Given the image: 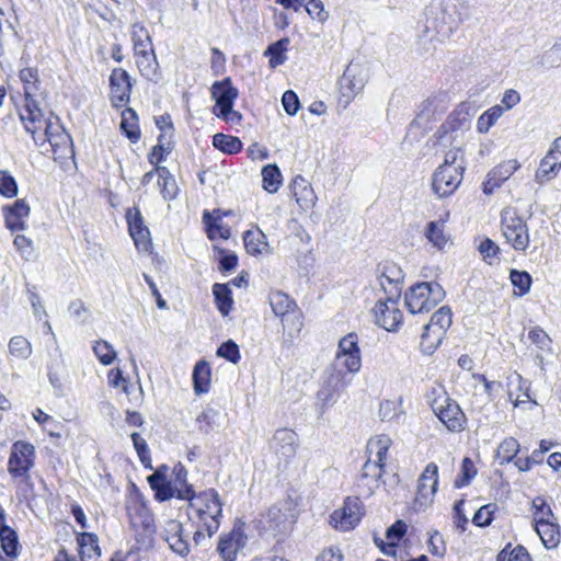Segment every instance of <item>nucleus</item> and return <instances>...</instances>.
<instances>
[{"label": "nucleus", "instance_id": "56", "mask_svg": "<svg viewBox=\"0 0 561 561\" xmlns=\"http://www.w3.org/2000/svg\"><path fill=\"white\" fill-rule=\"evenodd\" d=\"M127 513L133 525L137 523V519H140L145 527H148L152 522L148 507L142 503H135L133 506H127Z\"/></svg>", "mask_w": 561, "mask_h": 561}, {"label": "nucleus", "instance_id": "5", "mask_svg": "<svg viewBox=\"0 0 561 561\" xmlns=\"http://www.w3.org/2000/svg\"><path fill=\"white\" fill-rule=\"evenodd\" d=\"M430 404L434 414L448 431L459 433L465 430L467 421L465 413L445 391L434 389L430 396Z\"/></svg>", "mask_w": 561, "mask_h": 561}, {"label": "nucleus", "instance_id": "29", "mask_svg": "<svg viewBox=\"0 0 561 561\" xmlns=\"http://www.w3.org/2000/svg\"><path fill=\"white\" fill-rule=\"evenodd\" d=\"M392 440L388 435L381 434L370 438L367 443V455L366 461H373L374 465L379 466L383 469L387 454Z\"/></svg>", "mask_w": 561, "mask_h": 561}, {"label": "nucleus", "instance_id": "51", "mask_svg": "<svg viewBox=\"0 0 561 561\" xmlns=\"http://www.w3.org/2000/svg\"><path fill=\"white\" fill-rule=\"evenodd\" d=\"M9 352L15 358L27 359L32 355V345L23 336L16 335L9 341Z\"/></svg>", "mask_w": 561, "mask_h": 561}, {"label": "nucleus", "instance_id": "36", "mask_svg": "<svg viewBox=\"0 0 561 561\" xmlns=\"http://www.w3.org/2000/svg\"><path fill=\"white\" fill-rule=\"evenodd\" d=\"M534 528L547 549H553L559 545L560 527L556 520L536 524Z\"/></svg>", "mask_w": 561, "mask_h": 561}, {"label": "nucleus", "instance_id": "54", "mask_svg": "<svg viewBox=\"0 0 561 561\" xmlns=\"http://www.w3.org/2000/svg\"><path fill=\"white\" fill-rule=\"evenodd\" d=\"M476 474L477 469L474 467L473 461L470 458L465 457L461 462V470L459 477L455 480L454 483L455 488L460 489L468 485L471 482V480L476 477Z\"/></svg>", "mask_w": 561, "mask_h": 561}, {"label": "nucleus", "instance_id": "9", "mask_svg": "<svg viewBox=\"0 0 561 561\" xmlns=\"http://www.w3.org/2000/svg\"><path fill=\"white\" fill-rule=\"evenodd\" d=\"M331 365L342 368L353 375L360 370L362 354L358 346L357 334L348 333L339 341L337 352Z\"/></svg>", "mask_w": 561, "mask_h": 561}, {"label": "nucleus", "instance_id": "63", "mask_svg": "<svg viewBox=\"0 0 561 561\" xmlns=\"http://www.w3.org/2000/svg\"><path fill=\"white\" fill-rule=\"evenodd\" d=\"M307 11V13L319 22H324L328 19V12L324 10L323 3L321 0H304L302 4Z\"/></svg>", "mask_w": 561, "mask_h": 561}, {"label": "nucleus", "instance_id": "13", "mask_svg": "<svg viewBox=\"0 0 561 561\" xmlns=\"http://www.w3.org/2000/svg\"><path fill=\"white\" fill-rule=\"evenodd\" d=\"M366 84L365 76L357 65H348L339 80L340 101L346 107Z\"/></svg>", "mask_w": 561, "mask_h": 561}, {"label": "nucleus", "instance_id": "38", "mask_svg": "<svg viewBox=\"0 0 561 561\" xmlns=\"http://www.w3.org/2000/svg\"><path fill=\"white\" fill-rule=\"evenodd\" d=\"M271 248L266 241V236L257 227L248 229V254L268 255Z\"/></svg>", "mask_w": 561, "mask_h": 561}, {"label": "nucleus", "instance_id": "59", "mask_svg": "<svg viewBox=\"0 0 561 561\" xmlns=\"http://www.w3.org/2000/svg\"><path fill=\"white\" fill-rule=\"evenodd\" d=\"M0 194L11 198L18 194V184L14 178L4 170H0Z\"/></svg>", "mask_w": 561, "mask_h": 561}, {"label": "nucleus", "instance_id": "12", "mask_svg": "<svg viewBox=\"0 0 561 561\" xmlns=\"http://www.w3.org/2000/svg\"><path fill=\"white\" fill-rule=\"evenodd\" d=\"M397 299L398 297L379 298L371 309L376 324L387 331H396L402 323L403 314Z\"/></svg>", "mask_w": 561, "mask_h": 561}, {"label": "nucleus", "instance_id": "64", "mask_svg": "<svg viewBox=\"0 0 561 561\" xmlns=\"http://www.w3.org/2000/svg\"><path fill=\"white\" fill-rule=\"evenodd\" d=\"M14 247L25 260H33L35 257V249L33 241L23 234H18L14 238Z\"/></svg>", "mask_w": 561, "mask_h": 561}, {"label": "nucleus", "instance_id": "19", "mask_svg": "<svg viewBox=\"0 0 561 561\" xmlns=\"http://www.w3.org/2000/svg\"><path fill=\"white\" fill-rule=\"evenodd\" d=\"M111 102L115 107H123L129 102L131 83L129 75L123 68L113 69L110 76Z\"/></svg>", "mask_w": 561, "mask_h": 561}, {"label": "nucleus", "instance_id": "57", "mask_svg": "<svg viewBox=\"0 0 561 561\" xmlns=\"http://www.w3.org/2000/svg\"><path fill=\"white\" fill-rule=\"evenodd\" d=\"M442 168H454L460 172L465 170L463 151L459 147L451 148L445 153L444 162L439 165Z\"/></svg>", "mask_w": 561, "mask_h": 561}, {"label": "nucleus", "instance_id": "26", "mask_svg": "<svg viewBox=\"0 0 561 561\" xmlns=\"http://www.w3.org/2000/svg\"><path fill=\"white\" fill-rule=\"evenodd\" d=\"M126 219L135 245L138 249L147 250L149 244V229L144 225L140 210L138 208L128 209Z\"/></svg>", "mask_w": 561, "mask_h": 561}, {"label": "nucleus", "instance_id": "7", "mask_svg": "<svg viewBox=\"0 0 561 561\" xmlns=\"http://www.w3.org/2000/svg\"><path fill=\"white\" fill-rule=\"evenodd\" d=\"M44 127V137H36L37 144L43 145L48 141L55 159L72 158L75 154L72 138L59 124V119L56 117L55 121H45Z\"/></svg>", "mask_w": 561, "mask_h": 561}, {"label": "nucleus", "instance_id": "43", "mask_svg": "<svg viewBox=\"0 0 561 561\" xmlns=\"http://www.w3.org/2000/svg\"><path fill=\"white\" fill-rule=\"evenodd\" d=\"M136 121L137 114L133 108H126L122 113L121 129L133 142L138 141L140 138V130Z\"/></svg>", "mask_w": 561, "mask_h": 561}, {"label": "nucleus", "instance_id": "40", "mask_svg": "<svg viewBox=\"0 0 561 561\" xmlns=\"http://www.w3.org/2000/svg\"><path fill=\"white\" fill-rule=\"evenodd\" d=\"M213 295L216 306L222 316H227L233 304L231 290L228 284L216 283L213 286Z\"/></svg>", "mask_w": 561, "mask_h": 561}, {"label": "nucleus", "instance_id": "10", "mask_svg": "<svg viewBox=\"0 0 561 561\" xmlns=\"http://www.w3.org/2000/svg\"><path fill=\"white\" fill-rule=\"evenodd\" d=\"M364 515L363 504L358 497H347L342 507L330 516V524L340 531L354 529Z\"/></svg>", "mask_w": 561, "mask_h": 561}, {"label": "nucleus", "instance_id": "18", "mask_svg": "<svg viewBox=\"0 0 561 561\" xmlns=\"http://www.w3.org/2000/svg\"><path fill=\"white\" fill-rule=\"evenodd\" d=\"M25 105L24 112L20 114L21 121L24 124L25 130L33 135L35 142H38L36 133L44 125L43 114L39 110L37 102L34 100V92L32 87L24 88Z\"/></svg>", "mask_w": 561, "mask_h": 561}, {"label": "nucleus", "instance_id": "62", "mask_svg": "<svg viewBox=\"0 0 561 561\" xmlns=\"http://www.w3.org/2000/svg\"><path fill=\"white\" fill-rule=\"evenodd\" d=\"M407 531V524L399 519L394 524H392L386 531V537L389 540V548L393 550L400 539L404 536Z\"/></svg>", "mask_w": 561, "mask_h": 561}, {"label": "nucleus", "instance_id": "50", "mask_svg": "<svg viewBox=\"0 0 561 561\" xmlns=\"http://www.w3.org/2000/svg\"><path fill=\"white\" fill-rule=\"evenodd\" d=\"M510 280L517 291L515 295L524 296L531 287L533 278L526 271L511 270Z\"/></svg>", "mask_w": 561, "mask_h": 561}, {"label": "nucleus", "instance_id": "52", "mask_svg": "<svg viewBox=\"0 0 561 561\" xmlns=\"http://www.w3.org/2000/svg\"><path fill=\"white\" fill-rule=\"evenodd\" d=\"M282 323L284 330L287 331L290 337L297 336L304 327L301 311L299 309H296L293 312L288 313V316L283 317Z\"/></svg>", "mask_w": 561, "mask_h": 561}, {"label": "nucleus", "instance_id": "2", "mask_svg": "<svg viewBox=\"0 0 561 561\" xmlns=\"http://www.w3.org/2000/svg\"><path fill=\"white\" fill-rule=\"evenodd\" d=\"M427 21L444 38L449 37L470 16L463 0H435L427 10Z\"/></svg>", "mask_w": 561, "mask_h": 561}, {"label": "nucleus", "instance_id": "31", "mask_svg": "<svg viewBox=\"0 0 561 561\" xmlns=\"http://www.w3.org/2000/svg\"><path fill=\"white\" fill-rule=\"evenodd\" d=\"M352 375L353 374L342 368L330 365L325 370V378L322 383L341 396V393L351 385Z\"/></svg>", "mask_w": 561, "mask_h": 561}, {"label": "nucleus", "instance_id": "42", "mask_svg": "<svg viewBox=\"0 0 561 561\" xmlns=\"http://www.w3.org/2000/svg\"><path fill=\"white\" fill-rule=\"evenodd\" d=\"M142 54L135 55L137 67L145 78L153 80L157 76L158 62L153 51L141 50Z\"/></svg>", "mask_w": 561, "mask_h": 561}, {"label": "nucleus", "instance_id": "53", "mask_svg": "<svg viewBox=\"0 0 561 561\" xmlns=\"http://www.w3.org/2000/svg\"><path fill=\"white\" fill-rule=\"evenodd\" d=\"M0 542L3 552L12 558L18 556L19 540L16 533L10 528L0 533Z\"/></svg>", "mask_w": 561, "mask_h": 561}, {"label": "nucleus", "instance_id": "24", "mask_svg": "<svg viewBox=\"0 0 561 561\" xmlns=\"http://www.w3.org/2000/svg\"><path fill=\"white\" fill-rule=\"evenodd\" d=\"M211 96L216 101L213 111L216 114V111H227L230 110V106H233L238 91L231 85L230 79L226 78L222 81H216L211 85Z\"/></svg>", "mask_w": 561, "mask_h": 561}, {"label": "nucleus", "instance_id": "46", "mask_svg": "<svg viewBox=\"0 0 561 561\" xmlns=\"http://www.w3.org/2000/svg\"><path fill=\"white\" fill-rule=\"evenodd\" d=\"M557 520L550 505L542 496L533 500V524Z\"/></svg>", "mask_w": 561, "mask_h": 561}, {"label": "nucleus", "instance_id": "3", "mask_svg": "<svg viewBox=\"0 0 561 561\" xmlns=\"http://www.w3.org/2000/svg\"><path fill=\"white\" fill-rule=\"evenodd\" d=\"M221 512L219 495L214 489H208L188 501V518L201 525L208 538L219 529Z\"/></svg>", "mask_w": 561, "mask_h": 561}, {"label": "nucleus", "instance_id": "28", "mask_svg": "<svg viewBox=\"0 0 561 561\" xmlns=\"http://www.w3.org/2000/svg\"><path fill=\"white\" fill-rule=\"evenodd\" d=\"M5 226L11 231L23 230L24 219L30 215V207L24 199H18L12 206L3 207Z\"/></svg>", "mask_w": 561, "mask_h": 561}, {"label": "nucleus", "instance_id": "4", "mask_svg": "<svg viewBox=\"0 0 561 561\" xmlns=\"http://www.w3.org/2000/svg\"><path fill=\"white\" fill-rule=\"evenodd\" d=\"M501 231L506 242L517 252H526L530 245L529 229L526 220L515 207H505L501 211Z\"/></svg>", "mask_w": 561, "mask_h": 561}, {"label": "nucleus", "instance_id": "32", "mask_svg": "<svg viewBox=\"0 0 561 561\" xmlns=\"http://www.w3.org/2000/svg\"><path fill=\"white\" fill-rule=\"evenodd\" d=\"M561 169V159L551 149L541 160L536 171V181L545 183L552 180Z\"/></svg>", "mask_w": 561, "mask_h": 561}, {"label": "nucleus", "instance_id": "55", "mask_svg": "<svg viewBox=\"0 0 561 561\" xmlns=\"http://www.w3.org/2000/svg\"><path fill=\"white\" fill-rule=\"evenodd\" d=\"M95 356L103 365H111L116 358L117 354L113 345L107 341L101 340L93 346Z\"/></svg>", "mask_w": 561, "mask_h": 561}, {"label": "nucleus", "instance_id": "33", "mask_svg": "<svg viewBox=\"0 0 561 561\" xmlns=\"http://www.w3.org/2000/svg\"><path fill=\"white\" fill-rule=\"evenodd\" d=\"M268 302L274 314L280 319L298 309L295 300L282 290H272L268 294Z\"/></svg>", "mask_w": 561, "mask_h": 561}, {"label": "nucleus", "instance_id": "1", "mask_svg": "<svg viewBox=\"0 0 561 561\" xmlns=\"http://www.w3.org/2000/svg\"><path fill=\"white\" fill-rule=\"evenodd\" d=\"M299 500L291 495L277 501L253 520L254 527L261 533L277 536L286 535L296 524Z\"/></svg>", "mask_w": 561, "mask_h": 561}, {"label": "nucleus", "instance_id": "14", "mask_svg": "<svg viewBox=\"0 0 561 561\" xmlns=\"http://www.w3.org/2000/svg\"><path fill=\"white\" fill-rule=\"evenodd\" d=\"M244 524L238 523L230 533L220 537L217 550L224 561H237L238 554H244Z\"/></svg>", "mask_w": 561, "mask_h": 561}, {"label": "nucleus", "instance_id": "45", "mask_svg": "<svg viewBox=\"0 0 561 561\" xmlns=\"http://www.w3.org/2000/svg\"><path fill=\"white\" fill-rule=\"evenodd\" d=\"M263 188L268 193H276L282 183V173L277 165L268 164L262 169Z\"/></svg>", "mask_w": 561, "mask_h": 561}, {"label": "nucleus", "instance_id": "39", "mask_svg": "<svg viewBox=\"0 0 561 561\" xmlns=\"http://www.w3.org/2000/svg\"><path fill=\"white\" fill-rule=\"evenodd\" d=\"M519 451V443L514 437H506L497 447L495 459L500 466L510 463Z\"/></svg>", "mask_w": 561, "mask_h": 561}, {"label": "nucleus", "instance_id": "34", "mask_svg": "<svg viewBox=\"0 0 561 561\" xmlns=\"http://www.w3.org/2000/svg\"><path fill=\"white\" fill-rule=\"evenodd\" d=\"M156 171L158 176L157 185L163 199L172 201L176 198L179 187L170 170L167 167H157Z\"/></svg>", "mask_w": 561, "mask_h": 561}, {"label": "nucleus", "instance_id": "37", "mask_svg": "<svg viewBox=\"0 0 561 561\" xmlns=\"http://www.w3.org/2000/svg\"><path fill=\"white\" fill-rule=\"evenodd\" d=\"M79 556L81 561H91L101 556L98 537L91 533H83L78 538Z\"/></svg>", "mask_w": 561, "mask_h": 561}, {"label": "nucleus", "instance_id": "22", "mask_svg": "<svg viewBox=\"0 0 561 561\" xmlns=\"http://www.w3.org/2000/svg\"><path fill=\"white\" fill-rule=\"evenodd\" d=\"M382 473L383 469L379 466L374 465L373 461H366L356 483L359 495L365 497L373 495L380 485Z\"/></svg>", "mask_w": 561, "mask_h": 561}, {"label": "nucleus", "instance_id": "58", "mask_svg": "<svg viewBox=\"0 0 561 561\" xmlns=\"http://www.w3.org/2000/svg\"><path fill=\"white\" fill-rule=\"evenodd\" d=\"M540 64L546 68H554L561 65V42L554 43L542 54Z\"/></svg>", "mask_w": 561, "mask_h": 561}, {"label": "nucleus", "instance_id": "20", "mask_svg": "<svg viewBox=\"0 0 561 561\" xmlns=\"http://www.w3.org/2000/svg\"><path fill=\"white\" fill-rule=\"evenodd\" d=\"M520 164L516 159L503 161L486 174L485 181L482 183V191L485 195H491L499 188L502 183L508 180L518 169Z\"/></svg>", "mask_w": 561, "mask_h": 561}, {"label": "nucleus", "instance_id": "25", "mask_svg": "<svg viewBox=\"0 0 561 561\" xmlns=\"http://www.w3.org/2000/svg\"><path fill=\"white\" fill-rule=\"evenodd\" d=\"M208 239L211 241L227 240L230 237V228L224 224L219 209L204 210L202 217Z\"/></svg>", "mask_w": 561, "mask_h": 561}, {"label": "nucleus", "instance_id": "49", "mask_svg": "<svg viewBox=\"0 0 561 561\" xmlns=\"http://www.w3.org/2000/svg\"><path fill=\"white\" fill-rule=\"evenodd\" d=\"M339 398L340 396L336 392L322 383L316 397V407L319 411V415L322 416L330 407L336 403Z\"/></svg>", "mask_w": 561, "mask_h": 561}, {"label": "nucleus", "instance_id": "60", "mask_svg": "<svg viewBox=\"0 0 561 561\" xmlns=\"http://www.w3.org/2000/svg\"><path fill=\"white\" fill-rule=\"evenodd\" d=\"M217 355L233 364L238 363L241 358L239 346L232 340L224 342L217 348Z\"/></svg>", "mask_w": 561, "mask_h": 561}, {"label": "nucleus", "instance_id": "17", "mask_svg": "<svg viewBox=\"0 0 561 561\" xmlns=\"http://www.w3.org/2000/svg\"><path fill=\"white\" fill-rule=\"evenodd\" d=\"M271 449L274 451L277 458L287 462L291 459L298 448V435L289 428H278L271 442Z\"/></svg>", "mask_w": 561, "mask_h": 561}, {"label": "nucleus", "instance_id": "48", "mask_svg": "<svg viewBox=\"0 0 561 561\" xmlns=\"http://www.w3.org/2000/svg\"><path fill=\"white\" fill-rule=\"evenodd\" d=\"M288 45L289 39L282 38L268 46L265 54L270 56V65L272 68H276L277 66H280L285 62Z\"/></svg>", "mask_w": 561, "mask_h": 561}, {"label": "nucleus", "instance_id": "35", "mask_svg": "<svg viewBox=\"0 0 561 561\" xmlns=\"http://www.w3.org/2000/svg\"><path fill=\"white\" fill-rule=\"evenodd\" d=\"M173 479L170 481L176 491V497L190 501L195 496L193 486L187 483V471L182 465H178L173 470Z\"/></svg>", "mask_w": 561, "mask_h": 561}, {"label": "nucleus", "instance_id": "6", "mask_svg": "<svg viewBox=\"0 0 561 561\" xmlns=\"http://www.w3.org/2000/svg\"><path fill=\"white\" fill-rule=\"evenodd\" d=\"M445 297L438 283L423 282L412 286L404 295V302L412 314L428 312Z\"/></svg>", "mask_w": 561, "mask_h": 561}, {"label": "nucleus", "instance_id": "47", "mask_svg": "<svg viewBox=\"0 0 561 561\" xmlns=\"http://www.w3.org/2000/svg\"><path fill=\"white\" fill-rule=\"evenodd\" d=\"M504 114L502 105H494L481 114L477 121V130L481 134H485L490 128L499 121Z\"/></svg>", "mask_w": 561, "mask_h": 561}, {"label": "nucleus", "instance_id": "44", "mask_svg": "<svg viewBox=\"0 0 561 561\" xmlns=\"http://www.w3.org/2000/svg\"><path fill=\"white\" fill-rule=\"evenodd\" d=\"M213 145L216 149L228 154L237 153L242 149V141L238 137L221 133L213 137Z\"/></svg>", "mask_w": 561, "mask_h": 561}, {"label": "nucleus", "instance_id": "15", "mask_svg": "<svg viewBox=\"0 0 561 561\" xmlns=\"http://www.w3.org/2000/svg\"><path fill=\"white\" fill-rule=\"evenodd\" d=\"M438 485V466L435 462L426 465L417 481L415 503L427 507L433 503Z\"/></svg>", "mask_w": 561, "mask_h": 561}, {"label": "nucleus", "instance_id": "27", "mask_svg": "<svg viewBox=\"0 0 561 561\" xmlns=\"http://www.w3.org/2000/svg\"><path fill=\"white\" fill-rule=\"evenodd\" d=\"M403 274L400 267L394 264L386 265L383 272L378 278L379 286L385 293L386 297H400L401 294V280Z\"/></svg>", "mask_w": 561, "mask_h": 561}, {"label": "nucleus", "instance_id": "8", "mask_svg": "<svg viewBox=\"0 0 561 561\" xmlns=\"http://www.w3.org/2000/svg\"><path fill=\"white\" fill-rule=\"evenodd\" d=\"M34 459L35 448L32 444L24 440L13 443L8 460L10 476L27 482L30 480V470L34 467Z\"/></svg>", "mask_w": 561, "mask_h": 561}, {"label": "nucleus", "instance_id": "11", "mask_svg": "<svg viewBox=\"0 0 561 561\" xmlns=\"http://www.w3.org/2000/svg\"><path fill=\"white\" fill-rule=\"evenodd\" d=\"M451 310L449 307H440L424 327L422 344L428 343L427 348L432 352L442 342L447 329L451 324Z\"/></svg>", "mask_w": 561, "mask_h": 561}, {"label": "nucleus", "instance_id": "30", "mask_svg": "<svg viewBox=\"0 0 561 561\" xmlns=\"http://www.w3.org/2000/svg\"><path fill=\"white\" fill-rule=\"evenodd\" d=\"M449 217L446 213L439 220L430 221L424 230V236L437 250H444L449 242V236L445 232V222Z\"/></svg>", "mask_w": 561, "mask_h": 561}, {"label": "nucleus", "instance_id": "16", "mask_svg": "<svg viewBox=\"0 0 561 561\" xmlns=\"http://www.w3.org/2000/svg\"><path fill=\"white\" fill-rule=\"evenodd\" d=\"M463 178V172L454 168L438 167L433 174L432 188L439 197H448L459 187Z\"/></svg>", "mask_w": 561, "mask_h": 561}, {"label": "nucleus", "instance_id": "41", "mask_svg": "<svg viewBox=\"0 0 561 561\" xmlns=\"http://www.w3.org/2000/svg\"><path fill=\"white\" fill-rule=\"evenodd\" d=\"M193 382L194 390L197 394L208 391L210 382V368L206 362L201 360L195 365L193 370Z\"/></svg>", "mask_w": 561, "mask_h": 561}, {"label": "nucleus", "instance_id": "21", "mask_svg": "<svg viewBox=\"0 0 561 561\" xmlns=\"http://www.w3.org/2000/svg\"><path fill=\"white\" fill-rule=\"evenodd\" d=\"M289 188L301 211H308L316 206L318 196L310 182L302 175H296L291 180Z\"/></svg>", "mask_w": 561, "mask_h": 561}, {"label": "nucleus", "instance_id": "23", "mask_svg": "<svg viewBox=\"0 0 561 561\" xmlns=\"http://www.w3.org/2000/svg\"><path fill=\"white\" fill-rule=\"evenodd\" d=\"M163 537L175 553L182 557L188 554L190 545L183 534V526L179 520L170 519L165 523Z\"/></svg>", "mask_w": 561, "mask_h": 561}, {"label": "nucleus", "instance_id": "61", "mask_svg": "<svg viewBox=\"0 0 561 561\" xmlns=\"http://www.w3.org/2000/svg\"><path fill=\"white\" fill-rule=\"evenodd\" d=\"M495 504H486L481 506L472 517V523L479 527L489 526L493 519Z\"/></svg>", "mask_w": 561, "mask_h": 561}]
</instances>
